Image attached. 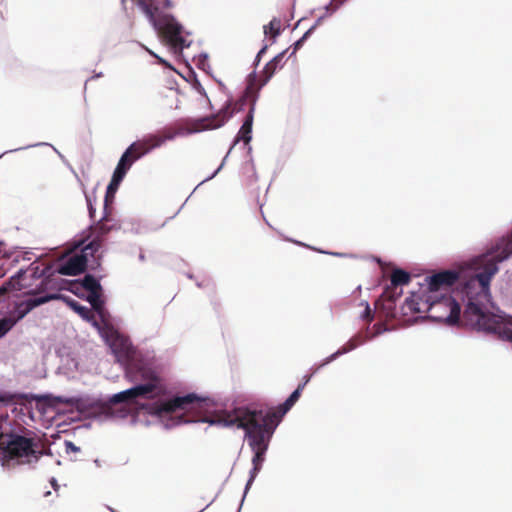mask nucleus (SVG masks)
<instances>
[{
  "label": "nucleus",
  "mask_w": 512,
  "mask_h": 512,
  "mask_svg": "<svg viewBox=\"0 0 512 512\" xmlns=\"http://www.w3.org/2000/svg\"><path fill=\"white\" fill-rule=\"evenodd\" d=\"M511 256L512 229L472 259L474 274L452 293L424 294L423 284L418 282V314L427 311L428 318L435 322L451 327L465 325L512 343V316L488 309L492 304L491 280L499 264Z\"/></svg>",
  "instance_id": "1"
},
{
  "label": "nucleus",
  "mask_w": 512,
  "mask_h": 512,
  "mask_svg": "<svg viewBox=\"0 0 512 512\" xmlns=\"http://www.w3.org/2000/svg\"><path fill=\"white\" fill-rule=\"evenodd\" d=\"M299 397V392L293 391L279 406V413L250 407H239L231 413L212 416L211 414L214 413L215 409L214 400L208 396H200L191 392L156 402L149 406L148 410L150 414L160 417L170 415L177 410L195 411L198 414H204L203 417L198 419H185L183 416L170 418L164 423V427L167 429L183 423L200 422L208 423L211 426L236 427L244 430V439L253 452V457L251 460L252 468L249 471V478L238 508V512H240L247 493L262 469L271 439L281 421V417L293 407Z\"/></svg>",
  "instance_id": "2"
},
{
  "label": "nucleus",
  "mask_w": 512,
  "mask_h": 512,
  "mask_svg": "<svg viewBox=\"0 0 512 512\" xmlns=\"http://www.w3.org/2000/svg\"><path fill=\"white\" fill-rule=\"evenodd\" d=\"M144 368L132 365L125 371L126 379L132 383L130 388L109 397L111 404L137 405L146 408L141 400L162 399L167 392L158 367H151L150 358H144Z\"/></svg>",
  "instance_id": "3"
},
{
  "label": "nucleus",
  "mask_w": 512,
  "mask_h": 512,
  "mask_svg": "<svg viewBox=\"0 0 512 512\" xmlns=\"http://www.w3.org/2000/svg\"><path fill=\"white\" fill-rule=\"evenodd\" d=\"M131 3L145 15L174 53H181L190 47L192 41L184 37V34L190 35V32L185 31L173 15L162 11L164 7L170 6L169 0H131Z\"/></svg>",
  "instance_id": "4"
},
{
  "label": "nucleus",
  "mask_w": 512,
  "mask_h": 512,
  "mask_svg": "<svg viewBox=\"0 0 512 512\" xmlns=\"http://www.w3.org/2000/svg\"><path fill=\"white\" fill-rule=\"evenodd\" d=\"M33 438L17 433L0 434V464L5 469H13L18 465L38 462L42 455H50L51 451H37Z\"/></svg>",
  "instance_id": "5"
},
{
  "label": "nucleus",
  "mask_w": 512,
  "mask_h": 512,
  "mask_svg": "<svg viewBox=\"0 0 512 512\" xmlns=\"http://www.w3.org/2000/svg\"><path fill=\"white\" fill-rule=\"evenodd\" d=\"M102 336L117 362L123 366L124 370H127L132 365L144 368L143 359L146 357L150 358L148 362L151 364V367H158L154 352L136 349L130 339L118 330L107 327Z\"/></svg>",
  "instance_id": "6"
},
{
  "label": "nucleus",
  "mask_w": 512,
  "mask_h": 512,
  "mask_svg": "<svg viewBox=\"0 0 512 512\" xmlns=\"http://www.w3.org/2000/svg\"><path fill=\"white\" fill-rule=\"evenodd\" d=\"M465 278L464 271L458 268L441 269L424 278L422 293L449 294L458 289L469 280Z\"/></svg>",
  "instance_id": "7"
},
{
  "label": "nucleus",
  "mask_w": 512,
  "mask_h": 512,
  "mask_svg": "<svg viewBox=\"0 0 512 512\" xmlns=\"http://www.w3.org/2000/svg\"><path fill=\"white\" fill-rule=\"evenodd\" d=\"M255 82H256V71L254 70L247 76L246 97L252 98V104L249 107L248 113L243 121V124L240 127V129L233 141V144L231 145L229 151L223 158L219 167L210 176L206 177L200 184L213 179L221 171V169L225 165V162H226V159L228 158L229 153L231 152V150L234 148V146L239 141H243L244 144H246V145H248L250 143V141L252 139V126H253V120H254L255 107H256V102L259 98L257 91L254 90Z\"/></svg>",
  "instance_id": "8"
},
{
  "label": "nucleus",
  "mask_w": 512,
  "mask_h": 512,
  "mask_svg": "<svg viewBox=\"0 0 512 512\" xmlns=\"http://www.w3.org/2000/svg\"><path fill=\"white\" fill-rule=\"evenodd\" d=\"M410 281V274L405 270L396 268L392 271L391 282L388 285L379 299L376 301V308L382 309L387 317H394V302L396 298L400 296L401 291L396 293L395 290L399 286L408 284Z\"/></svg>",
  "instance_id": "9"
},
{
  "label": "nucleus",
  "mask_w": 512,
  "mask_h": 512,
  "mask_svg": "<svg viewBox=\"0 0 512 512\" xmlns=\"http://www.w3.org/2000/svg\"><path fill=\"white\" fill-rule=\"evenodd\" d=\"M219 115H211L200 117L197 119L189 120L187 127H180L175 131H168L164 135H159V138L164 139V143L173 140L176 136H186L209 129H217L225 124L229 115L223 112L222 118Z\"/></svg>",
  "instance_id": "10"
},
{
  "label": "nucleus",
  "mask_w": 512,
  "mask_h": 512,
  "mask_svg": "<svg viewBox=\"0 0 512 512\" xmlns=\"http://www.w3.org/2000/svg\"><path fill=\"white\" fill-rule=\"evenodd\" d=\"M26 294L29 295V298L15 302L13 309L8 314L16 324L34 308L62 297L60 293H44L37 295L34 290H30L26 292Z\"/></svg>",
  "instance_id": "11"
},
{
  "label": "nucleus",
  "mask_w": 512,
  "mask_h": 512,
  "mask_svg": "<svg viewBox=\"0 0 512 512\" xmlns=\"http://www.w3.org/2000/svg\"><path fill=\"white\" fill-rule=\"evenodd\" d=\"M86 264V256L84 254H76L61 263L55 269V272L61 275L76 276L85 270Z\"/></svg>",
  "instance_id": "12"
},
{
  "label": "nucleus",
  "mask_w": 512,
  "mask_h": 512,
  "mask_svg": "<svg viewBox=\"0 0 512 512\" xmlns=\"http://www.w3.org/2000/svg\"><path fill=\"white\" fill-rule=\"evenodd\" d=\"M416 292H411L410 296L407 297L400 307L399 315L394 308L395 316L393 318L398 317L399 322L403 326H411L416 323V300L415 297Z\"/></svg>",
  "instance_id": "13"
},
{
  "label": "nucleus",
  "mask_w": 512,
  "mask_h": 512,
  "mask_svg": "<svg viewBox=\"0 0 512 512\" xmlns=\"http://www.w3.org/2000/svg\"><path fill=\"white\" fill-rule=\"evenodd\" d=\"M136 144H130L120 156V159L113 171V173L125 178L127 172L133 164L141 159L139 153L135 150Z\"/></svg>",
  "instance_id": "14"
},
{
  "label": "nucleus",
  "mask_w": 512,
  "mask_h": 512,
  "mask_svg": "<svg viewBox=\"0 0 512 512\" xmlns=\"http://www.w3.org/2000/svg\"><path fill=\"white\" fill-rule=\"evenodd\" d=\"M287 51H288V49L278 53L276 56L273 57V59H271L265 65V67L263 69L262 79L260 80L259 83L256 80L255 85H254V90H256L258 94H259V91L262 89V87L265 86L268 83V81L272 78V76L274 75L276 70L278 68H281L284 65L283 60H284V57H285V54L287 53Z\"/></svg>",
  "instance_id": "15"
},
{
  "label": "nucleus",
  "mask_w": 512,
  "mask_h": 512,
  "mask_svg": "<svg viewBox=\"0 0 512 512\" xmlns=\"http://www.w3.org/2000/svg\"><path fill=\"white\" fill-rule=\"evenodd\" d=\"M28 271L30 272L31 277L34 279L43 278L41 283L34 290L36 294L44 291L50 285L51 281L49 277L55 273V269L53 268L52 264H48L43 269H40L39 265H37L35 262L29 266Z\"/></svg>",
  "instance_id": "16"
},
{
  "label": "nucleus",
  "mask_w": 512,
  "mask_h": 512,
  "mask_svg": "<svg viewBox=\"0 0 512 512\" xmlns=\"http://www.w3.org/2000/svg\"><path fill=\"white\" fill-rule=\"evenodd\" d=\"M131 144H136L135 150L139 153L141 158H143L152 150L161 147L164 144V139L159 138L158 134H148L142 139L136 140Z\"/></svg>",
  "instance_id": "17"
},
{
  "label": "nucleus",
  "mask_w": 512,
  "mask_h": 512,
  "mask_svg": "<svg viewBox=\"0 0 512 512\" xmlns=\"http://www.w3.org/2000/svg\"><path fill=\"white\" fill-rule=\"evenodd\" d=\"M27 270L24 268H20L13 276L9 278L6 282H4L0 286V302L2 301V297L11 292H18L25 288V284L20 282V279L26 274Z\"/></svg>",
  "instance_id": "18"
},
{
  "label": "nucleus",
  "mask_w": 512,
  "mask_h": 512,
  "mask_svg": "<svg viewBox=\"0 0 512 512\" xmlns=\"http://www.w3.org/2000/svg\"><path fill=\"white\" fill-rule=\"evenodd\" d=\"M58 300L65 301L67 305L71 307V309L75 311L82 319L98 327L95 314L89 307L84 306L80 304L78 301L71 299L70 297H66L64 295H62V297L59 298Z\"/></svg>",
  "instance_id": "19"
},
{
  "label": "nucleus",
  "mask_w": 512,
  "mask_h": 512,
  "mask_svg": "<svg viewBox=\"0 0 512 512\" xmlns=\"http://www.w3.org/2000/svg\"><path fill=\"white\" fill-rule=\"evenodd\" d=\"M86 300L90 303V309L94 312V314H97L101 320L104 321L107 315V311L105 308V302L102 297V291L87 293Z\"/></svg>",
  "instance_id": "20"
},
{
  "label": "nucleus",
  "mask_w": 512,
  "mask_h": 512,
  "mask_svg": "<svg viewBox=\"0 0 512 512\" xmlns=\"http://www.w3.org/2000/svg\"><path fill=\"white\" fill-rule=\"evenodd\" d=\"M247 102H249V107H250L252 104V98L246 97V89H245L243 92V95L239 98V100H237L235 102L234 108L232 111H230L232 103H231V101H227L225 103V105L220 109V111L216 115H219L220 116L219 118H222L223 112H225V114L229 115V117L227 118V119H229L232 117L234 112L242 111ZM227 121L228 120H226L225 123Z\"/></svg>",
  "instance_id": "21"
},
{
  "label": "nucleus",
  "mask_w": 512,
  "mask_h": 512,
  "mask_svg": "<svg viewBox=\"0 0 512 512\" xmlns=\"http://www.w3.org/2000/svg\"><path fill=\"white\" fill-rule=\"evenodd\" d=\"M55 400L58 403L67 404L71 407L81 411L88 407L93 406L94 401L89 398L84 397H65V396H56Z\"/></svg>",
  "instance_id": "22"
},
{
  "label": "nucleus",
  "mask_w": 512,
  "mask_h": 512,
  "mask_svg": "<svg viewBox=\"0 0 512 512\" xmlns=\"http://www.w3.org/2000/svg\"><path fill=\"white\" fill-rule=\"evenodd\" d=\"M123 179H124L123 177H121L115 173L112 174L110 183L108 184L107 189H106L105 201H104L105 208L107 207L109 202L113 201L115 194H116L121 182L123 181Z\"/></svg>",
  "instance_id": "23"
},
{
  "label": "nucleus",
  "mask_w": 512,
  "mask_h": 512,
  "mask_svg": "<svg viewBox=\"0 0 512 512\" xmlns=\"http://www.w3.org/2000/svg\"><path fill=\"white\" fill-rule=\"evenodd\" d=\"M80 286L87 292L102 291L99 279L91 274H86L82 279L78 280Z\"/></svg>",
  "instance_id": "24"
},
{
  "label": "nucleus",
  "mask_w": 512,
  "mask_h": 512,
  "mask_svg": "<svg viewBox=\"0 0 512 512\" xmlns=\"http://www.w3.org/2000/svg\"><path fill=\"white\" fill-rule=\"evenodd\" d=\"M368 337L367 335H363L362 333H357L355 334L354 336H352L345 345H343L342 347H340V351H345V354L355 350L356 348H358L360 345H363L364 343H366V341H368Z\"/></svg>",
  "instance_id": "25"
},
{
  "label": "nucleus",
  "mask_w": 512,
  "mask_h": 512,
  "mask_svg": "<svg viewBox=\"0 0 512 512\" xmlns=\"http://www.w3.org/2000/svg\"><path fill=\"white\" fill-rule=\"evenodd\" d=\"M4 256L7 258L8 261L11 262V264L19 262L20 258L27 260V261H30L32 259L31 252H23L21 250H15V251H12L9 253H5Z\"/></svg>",
  "instance_id": "26"
},
{
  "label": "nucleus",
  "mask_w": 512,
  "mask_h": 512,
  "mask_svg": "<svg viewBox=\"0 0 512 512\" xmlns=\"http://www.w3.org/2000/svg\"><path fill=\"white\" fill-rule=\"evenodd\" d=\"M15 325V321L9 315L0 318V339L12 330Z\"/></svg>",
  "instance_id": "27"
},
{
  "label": "nucleus",
  "mask_w": 512,
  "mask_h": 512,
  "mask_svg": "<svg viewBox=\"0 0 512 512\" xmlns=\"http://www.w3.org/2000/svg\"><path fill=\"white\" fill-rule=\"evenodd\" d=\"M370 330V326L367 325L365 328V333L369 340L389 331V328L384 323H376L373 325V332L371 334H368Z\"/></svg>",
  "instance_id": "28"
},
{
  "label": "nucleus",
  "mask_w": 512,
  "mask_h": 512,
  "mask_svg": "<svg viewBox=\"0 0 512 512\" xmlns=\"http://www.w3.org/2000/svg\"><path fill=\"white\" fill-rule=\"evenodd\" d=\"M281 21L278 18H273L268 25L264 26V33H272L273 37L276 38L280 34Z\"/></svg>",
  "instance_id": "29"
},
{
  "label": "nucleus",
  "mask_w": 512,
  "mask_h": 512,
  "mask_svg": "<svg viewBox=\"0 0 512 512\" xmlns=\"http://www.w3.org/2000/svg\"><path fill=\"white\" fill-rule=\"evenodd\" d=\"M344 354H345V351H340V349L336 350L334 353H332L329 356H327L326 358H324L321 361V363L318 364V366L316 368H312L313 373H316L319 369L330 364L331 362H333L334 360H336L337 358H339L340 356H342Z\"/></svg>",
  "instance_id": "30"
},
{
  "label": "nucleus",
  "mask_w": 512,
  "mask_h": 512,
  "mask_svg": "<svg viewBox=\"0 0 512 512\" xmlns=\"http://www.w3.org/2000/svg\"><path fill=\"white\" fill-rule=\"evenodd\" d=\"M361 306H364V311L360 315V319L367 321L370 324L374 320V313L372 312L370 305L367 301H361Z\"/></svg>",
  "instance_id": "31"
},
{
  "label": "nucleus",
  "mask_w": 512,
  "mask_h": 512,
  "mask_svg": "<svg viewBox=\"0 0 512 512\" xmlns=\"http://www.w3.org/2000/svg\"><path fill=\"white\" fill-rule=\"evenodd\" d=\"M314 32V28H309L304 34L303 36L298 39L294 44H293V50L290 54V57L292 55H294L296 53V51L298 49H300L302 47V45L304 44V42L308 39V37Z\"/></svg>",
  "instance_id": "32"
},
{
  "label": "nucleus",
  "mask_w": 512,
  "mask_h": 512,
  "mask_svg": "<svg viewBox=\"0 0 512 512\" xmlns=\"http://www.w3.org/2000/svg\"><path fill=\"white\" fill-rule=\"evenodd\" d=\"M38 146H50L55 151V153H57V155L62 160H65V157L63 156V154L56 147H54L53 145H51V144H49L47 142H39V143H36V144L27 145L25 147H21V148L10 150L9 152H15V151H19V150H23V149H29V148L38 147Z\"/></svg>",
  "instance_id": "33"
},
{
  "label": "nucleus",
  "mask_w": 512,
  "mask_h": 512,
  "mask_svg": "<svg viewBox=\"0 0 512 512\" xmlns=\"http://www.w3.org/2000/svg\"><path fill=\"white\" fill-rule=\"evenodd\" d=\"M196 285L199 288L209 289L211 291L214 290V283L208 278L202 279L201 281H197Z\"/></svg>",
  "instance_id": "34"
},
{
  "label": "nucleus",
  "mask_w": 512,
  "mask_h": 512,
  "mask_svg": "<svg viewBox=\"0 0 512 512\" xmlns=\"http://www.w3.org/2000/svg\"><path fill=\"white\" fill-rule=\"evenodd\" d=\"M64 445H65V451L67 454H69L71 452H74V453L80 452V447L76 446L72 441L65 440Z\"/></svg>",
  "instance_id": "35"
},
{
  "label": "nucleus",
  "mask_w": 512,
  "mask_h": 512,
  "mask_svg": "<svg viewBox=\"0 0 512 512\" xmlns=\"http://www.w3.org/2000/svg\"><path fill=\"white\" fill-rule=\"evenodd\" d=\"M140 45H141V47H142L143 49H145V50H146V51H147L151 56L155 57V58L157 59L158 63H160V64H162V65H165V66H167V67H171L165 59H163L162 57H160L159 55H157L156 53H154L152 50H150V49H149L148 47H146L145 45H143V44H140Z\"/></svg>",
  "instance_id": "36"
},
{
  "label": "nucleus",
  "mask_w": 512,
  "mask_h": 512,
  "mask_svg": "<svg viewBox=\"0 0 512 512\" xmlns=\"http://www.w3.org/2000/svg\"><path fill=\"white\" fill-rule=\"evenodd\" d=\"M15 396L10 392H0V402L9 403L14 400Z\"/></svg>",
  "instance_id": "37"
},
{
  "label": "nucleus",
  "mask_w": 512,
  "mask_h": 512,
  "mask_svg": "<svg viewBox=\"0 0 512 512\" xmlns=\"http://www.w3.org/2000/svg\"><path fill=\"white\" fill-rule=\"evenodd\" d=\"M268 46L267 45H264L260 50L259 52L257 53L256 57H255V60H254V65L255 66H258L259 63H260V60H261V57L262 55L266 52Z\"/></svg>",
  "instance_id": "38"
},
{
  "label": "nucleus",
  "mask_w": 512,
  "mask_h": 512,
  "mask_svg": "<svg viewBox=\"0 0 512 512\" xmlns=\"http://www.w3.org/2000/svg\"><path fill=\"white\" fill-rule=\"evenodd\" d=\"M333 9V1H330L328 4L324 6L325 15L329 16L332 15L331 10Z\"/></svg>",
  "instance_id": "39"
},
{
  "label": "nucleus",
  "mask_w": 512,
  "mask_h": 512,
  "mask_svg": "<svg viewBox=\"0 0 512 512\" xmlns=\"http://www.w3.org/2000/svg\"><path fill=\"white\" fill-rule=\"evenodd\" d=\"M195 88H196V90H197V92L199 94H201V95H203L204 97L207 98L206 91H205V89L202 87V85L199 82H196Z\"/></svg>",
  "instance_id": "40"
},
{
  "label": "nucleus",
  "mask_w": 512,
  "mask_h": 512,
  "mask_svg": "<svg viewBox=\"0 0 512 512\" xmlns=\"http://www.w3.org/2000/svg\"><path fill=\"white\" fill-rule=\"evenodd\" d=\"M327 16L324 14V15H321L319 16L315 23L310 27V28H314V30L322 23V21L326 18Z\"/></svg>",
  "instance_id": "41"
},
{
  "label": "nucleus",
  "mask_w": 512,
  "mask_h": 512,
  "mask_svg": "<svg viewBox=\"0 0 512 512\" xmlns=\"http://www.w3.org/2000/svg\"><path fill=\"white\" fill-rule=\"evenodd\" d=\"M86 199H87V202H88L89 215H90L91 218H93L94 217V213H95L96 210L93 207V205L91 203V200L88 197H86Z\"/></svg>",
  "instance_id": "42"
},
{
  "label": "nucleus",
  "mask_w": 512,
  "mask_h": 512,
  "mask_svg": "<svg viewBox=\"0 0 512 512\" xmlns=\"http://www.w3.org/2000/svg\"><path fill=\"white\" fill-rule=\"evenodd\" d=\"M206 60H207V54H201L200 59H199V66L204 67V65L206 64Z\"/></svg>",
  "instance_id": "43"
},
{
  "label": "nucleus",
  "mask_w": 512,
  "mask_h": 512,
  "mask_svg": "<svg viewBox=\"0 0 512 512\" xmlns=\"http://www.w3.org/2000/svg\"><path fill=\"white\" fill-rule=\"evenodd\" d=\"M50 484H51V486L53 487V489H54L55 491H57V490H58L59 485H58V483H57L56 478L52 477V478L50 479Z\"/></svg>",
  "instance_id": "44"
},
{
  "label": "nucleus",
  "mask_w": 512,
  "mask_h": 512,
  "mask_svg": "<svg viewBox=\"0 0 512 512\" xmlns=\"http://www.w3.org/2000/svg\"><path fill=\"white\" fill-rule=\"evenodd\" d=\"M305 386H306L305 383L302 382L298 385V387L294 391H298L299 396H300Z\"/></svg>",
  "instance_id": "45"
},
{
  "label": "nucleus",
  "mask_w": 512,
  "mask_h": 512,
  "mask_svg": "<svg viewBox=\"0 0 512 512\" xmlns=\"http://www.w3.org/2000/svg\"><path fill=\"white\" fill-rule=\"evenodd\" d=\"M312 375H313V374L305 375V376L303 377V381H302V382H303V383H305V385H307V384L310 382V380H311V378H312Z\"/></svg>",
  "instance_id": "46"
},
{
  "label": "nucleus",
  "mask_w": 512,
  "mask_h": 512,
  "mask_svg": "<svg viewBox=\"0 0 512 512\" xmlns=\"http://www.w3.org/2000/svg\"><path fill=\"white\" fill-rule=\"evenodd\" d=\"M320 252L335 255V256H342V254H340V253H332V252H325V251H320Z\"/></svg>",
  "instance_id": "47"
},
{
  "label": "nucleus",
  "mask_w": 512,
  "mask_h": 512,
  "mask_svg": "<svg viewBox=\"0 0 512 512\" xmlns=\"http://www.w3.org/2000/svg\"><path fill=\"white\" fill-rule=\"evenodd\" d=\"M121 3H122L123 8L126 10L127 9V0H121Z\"/></svg>",
  "instance_id": "48"
},
{
  "label": "nucleus",
  "mask_w": 512,
  "mask_h": 512,
  "mask_svg": "<svg viewBox=\"0 0 512 512\" xmlns=\"http://www.w3.org/2000/svg\"><path fill=\"white\" fill-rule=\"evenodd\" d=\"M103 73L102 72H99L97 74H95L92 79H96V78H99V77H102Z\"/></svg>",
  "instance_id": "49"
},
{
  "label": "nucleus",
  "mask_w": 512,
  "mask_h": 512,
  "mask_svg": "<svg viewBox=\"0 0 512 512\" xmlns=\"http://www.w3.org/2000/svg\"><path fill=\"white\" fill-rule=\"evenodd\" d=\"M139 260L140 261H144L145 260V255L143 253H140Z\"/></svg>",
  "instance_id": "50"
},
{
  "label": "nucleus",
  "mask_w": 512,
  "mask_h": 512,
  "mask_svg": "<svg viewBox=\"0 0 512 512\" xmlns=\"http://www.w3.org/2000/svg\"><path fill=\"white\" fill-rule=\"evenodd\" d=\"M424 319H425V318H424V316H420V315H418V317H417L418 322H419L420 320H424Z\"/></svg>",
  "instance_id": "51"
},
{
  "label": "nucleus",
  "mask_w": 512,
  "mask_h": 512,
  "mask_svg": "<svg viewBox=\"0 0 512 512\" xmlns=\"http://www.w3.org/2000/svg\"><path fill=\"white\" fill-rule=\"evenodd\" d=\"M292 242L298 244V245H304L303 243L299 242V241H294V240H291Z\"/></svg>",
  "instance_id": "52"
},
{
  "label": "nucleus",
  "mask_w": 512,
  "mask_h": 512,
  "mask_svg": "<svg viewBox=\"0 0 512 512\" xmlns=\"http://www.w3.org/2000/svg\"><path fill=\"white\" fill-rule=\"evenodd\" d=\"M377 262H378L379 264H382V261H381V259H379V258L377 259Z\"/></svg>",
  "instance_id": "53"
},
{
  "label": "nucleus",
  "mask_w": 512,
  "mask_h": 512,
  "mask_svg": "<svg viewBox=\"0 0 512 512\" xmlns=\"http://www.w3.org/2000/svg\"><path fill=\"white\" fill-rule=\"evenodd\" d=\"M0 265H2V266L4 265V262L1 259H0Z\"/></svg>",
  "instance_id": "54"
}]
</instances>
